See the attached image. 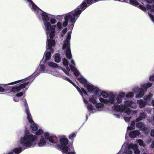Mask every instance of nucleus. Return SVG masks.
Masks as SVG:
<instances>
[{
    "label": "nucleus",
    "instance_id": "f257e3e1",
    "mask_svg": "<svg viewBox=\"0 0 154 154\" xmlns=\"http://www.w3.org/2000/svg\"><path fill=\"white\" fill-rule=\"evenodd\" d=\"M27 1L29 8L35 12L37 16H41L42 18L44 23L43 28L46 31L47 37L46 48L52 52L55 44V40L53 38L56 31H58L62 29L63 27H65L63 26V23L62 24L60 22H58L56 24H54L57 22L56 18H60L63 16L51 15L42 11L31 0Z\"/></svg>",
    "mask_w": 154,
    "mask_h": 154
},
{
    "label": "nucleus",
    "instance_id": "f03ea898",
    "mask_svg": "<svg viewBox=\"0 0 154 154\" xmlns=\"http://www.w3.org/2000/svg\"><path fill=\"white\" fill-rule=\"evenodd\" d=\"M91 93L95 94L97 96L101 95L104 99L100 97L99 99L100 102L106 104L108 105L114 104V110L117 112H124L128 115L134 114L137 113V110L131 111L128 108L135 109L137 108V105L133 101L128 100L124 101L121 106L117 104L120 103L122 101L123 98L125 95L124 92H120L116 97L115 95L112 93L109 92L105 91H102L98 88L94 87Z\"/></svg>",
    "mask_w": 154,
    "mask_h": 154
},
{
    "label": "nucleus",
    "instance_id": "7ed1b4c3",
    "mask_svg": "<svg viewBox=\"0 0 154 154\" xmlns=\"http://www.w3.org/2000/svg\"><path fill=\"white\" fill-rule=\"evenodd\" d=\"M71 34V32H69L67 33L66 38L64 41L63 48L64 49H66V57L68 59H71L70 61L73 65H71L70 64H69L68 60L66 58H64L63 60V65L66 67L67 71L69 72L71 69L74 72V74L76 76L78 80L83 85L84 87H86L88 91L90 92L94 86L92 85L89 84L86 80L82 76L80 75L79 72L75 66L74 61L71 58L72 54L69 44Z\"/></svg>",
    "mask_w": 154,
    "mask_h": 154
},
{
    "label": "nucleus",
    "instance_id": "20e7f679",
    "mask_svg": "<svg viewBox=\"0 0 154 154\" xmlns=\"http://www.w3.org/2000/svg\"><path fill=\"white\" fill-rule=\"evenodd\" d=\"M45 138L48 140L51 145H53L57 149L62 150L66 154H75L73 146H68L69 140L64 137H62L59 139L57 137L50 136L49 133H44Z\"/></svg>",
    "mask_w": 154,
    "mask_h": 154
},
{
    "label": "nucleus",
    "instance_id": "39448f33",
    "mask_svg": "<svg viewBox=\"0 0 154 154\" xmlns=\"http://www.w3.org/2000/svg\"><path fill=\"white\" fill-rule=\"evenodd\" d=\"M94 2V0H84L83 3L77 8L65 14L64 17L65 21L63 23V26H66L69 22L71 23L70 26L73 27L82 12L87 7L88 5L86 3L88 4V6Z\"/></svg>",
    "mask_w": 154,
    "mask_h": 154
},
{
    "label": "nucleus",
    "instance_id": "423d86ee",
    "mask_svg": "<svg viewBox=\"0 0 154 154\" xmlns=\"http://www.w3.org/2000/svg\"><path fill=\"white\" fill-rule=\"evenodd\" d=\"M38 137V136L35 135L26 134L24 136L20 138V143L22 146L25 148L33 147L37 145L39 147L45 146L46 144V142L44 138L41 136L37 143L35 141Z\"/></svg>",
    "mask_w": 154,
    "mask_h": 154
},
{
    "label": "nucleus",
    "instance_id": "0eeeda50",
    "mask_svg": "<svg viewBox=\"0 0 154 154\" xmlns=\"http://www.w3.org/2000/svg\"><path fill=\"white\" fill-rule=\"evenodd\" d=\"M66 79L68 81L76 87L77 90L79 93L82 96L84 103L85 104L87 105L88 109L89 111L92 110L93 109V107L92 105L88 104V103L86 99V98H87L88 97V95L86 91L83 88H81V89L79 87L76 86L75 84L69 78H66Z\"/></svg>",
    "mask_w": 154,
    "mask_h": 154
},
{
    "label": "nucleus",
    "instance_id": "6e6552de",
    "mask_svg": "<svg viewBox=\"0 0 154 154\" xmlns=\"http://www.w3.org/2000/svg\"><path fill=\"white\" fill-rule=\"evenodd\" d=\"M23 101L25 104L24 106L25 108V112L26 114L27 119L31 124L30 128L32 130L36 131L38 129L37 125L34 122L32 119V116L29 109L26 100L25 99H23Z\"/></svg>",
    "mask_w": 154,
    "mask_h": 154
},
{
    "label": "nucleus",
    "instance_id": "1a4fd4ad",
    "mask_svg": "<svg viewBox=\"0 0 154 154\" xmlns=\"http://www.w3.org/2000/svg\"><path fill=\"white\" fill-rule=\"evenodd\" d=\"M125 147L126 149L127 148L128 150L125 151L127 154H132L133 151L131 150L132 149L134 150V152L135 154H140V151L138 149V145L136 144H134L131 143L128 145L127 143H125L123 144V147Z\"/></svg>",
    "mask_w": 154,
    "mask_h": 154
},
{
    "label": "nucleus",
    "instance_id": "9d476101",
    "mask_svg": "<svg viewBox=\"0 0 154 154\" xmlns=\"http://www.w3.org/2000/svg\"><path fill=\"white\" fill-rule=\"evenodd\" d=\"M29 81L25 80L23 84H20L19 86L13 87L11 89V91L14 93H16L20 91L21 89L23 88L29 83Z\"/></svg>",
    "mask_w": 154,
    "mask_h": 154
},
{
    "label": "nucleus",
    "instance_id": "9b49d317",
    "mask_svg": "<svg viewBox=\"0 0 154 154\" xmlns=\"http://www.w3.org/2000/svg\"><path fill=\"white\" fill-rule=\"evenodd\" d=\"M41 69L43 73H47L51 74L53 75L56 77H58L60 76V72L57 71H55L54 70L53 71L49 70L47 69V67L43 65H41Z\"/></svg>",
    "mask_w": 154,
    "mask_h": 154
},
{
    "label": "nucleus",
    "instance_id": "f8f14e48",
    "mask_svg": "<svg viewBox=\"0 0 154 154\" xmlns=\"http://www.w3.org/2000/svg\"><path fill=\"white\" fill-rule=\"evenodd\" d=\"M133 91L136 93V97L137 98L142 97L144 94V91L142 87H135L133 89Z\"/></svg>",
    "mask_w": 154,
    "mask_h": 154
},
{
    "label": "nucleus",
    "instance_id": "ddd939ff",
    "mask_svg": "<svg viewBox=\"0 0 154 154\" xmlns=\"http://www.w3.org/2000/svg\"><path fill=\"white\" fill-rule=\"evenodd\" d=\"M21 81V80L16 81L5 85L0 84V92H5L7 91V89H9L10 87L7 86L8 85H13Z\"/></svg>",
    "mask_w": 154,
    "mask_h": 154
},
{
    "label": "nucleus",
    "instance_id": "4468645a",
    "mask_svg": "<svg viewBox=\"0 0 154 154\" xmlns=\"http://www.w3.org/2000/svg\"><path fill=\"white\" fill-rule=\"evenodd\" d=\"M136 125L137 127L139 128L140 131H143L145 134H147L149 131L147 128L146 127L144 124L141 122L137 123Z\"/></svg>",
    "mask_w": 154,
    "mask_h": 154
},
{
    "label": "nucleus",
    "instance_id": "2eb2a0df",
    "mask_svg": "<svg viewBox=\"0 0 154 154\" xmlns=\"http://www.w3.org/2000/svg\"><path fill=\"white\" fill-rule=\"evenodd\" d=\"M147 8L150 9L149 11H148V14L152 21L154 22V16L152 14H154V5L152 6L149 5H147Z\"/></svg>",
    "mask_w": 154,
    "mask_h": 154
},
{
    "label": "nucleus",
    "instance_id": "dca6fc26",
    "mask_svg": "<svg viewBox=\"0 0 154 154\" xmlns=\"http://www.w3.org/2000/svg\"><path fill=\"white\" fill-rule=\"evenodd\" d=\"M41 64L42 65V64H40V69H39V68H38L36 69V71L33 74H32V75L29 77V78L27 79H26V80H28V81H29V82H30L29 83H31L34 80V79H33V78L31 79V78L32 77H36L38 76L39 75L40 73L41 72L40 69L41 70V68H40ZM41 71H42V70H41ZM41 71L42 72V71Z\"/></svg>",
    "mask_w": 154,
    "mask_h": 154
},
{
    "label": "nucleus",
    "instance_id": "f3484780",
    "mask_svg": "<svg viewBox=\"0 0 154 154\" xmlns=\"http://www.w3.org/2000/svg\"><path fill=\"white\" fill-rule=\"evenodd\" d=\"M47 64L48 66H49L53 68H56L57 67L58 68L62 70L67 75H69V73L64 70L62 67L60 66H58V65L57 64L54 63L53 62H48L47 63Z\"/></svg>",
    "mask_w": 154,
    "mask_h": 154
},
{
    "label": "nucleus",
    "instance_id": "a211bd4d",
    "mask_svg": "<svg viewBox=\"0 0 154 154\" xmlns=\"http://www.w3.org/2000/svg\"><path fill=\"white\" fill-rule=\"evenodd\" d=\"M130 2L131 5L139 7L143 10L145 11L146 9L145 7L140 5L136 0H130Z\"/></svg>",
    "mask_w": 154,
    "mask_h": 154
},
{
    "label": "nucleus",
    "instance_id": "6ab92c4d",
    "mask_svg": "<svg viewBox=\"0 0 154 154\" xmlns=\"http://www.w3.org/2000/svg\"><path fill=\"white\" fill-rule=\"evenodd\" d=\"M140 134V131L138 130L131 131L129 133V136L131 138H135Z\"/></svg>",
    "mask_w": 154,
    "mask_h": 154
},
{
    "label": "nucleus",
    "instance_id": "aec40b11",
    "mask_svg": "<svg viewBox=\"0 0 154 154\" xmlns=\"http://www.w3.org/2000/svg\"><path fill=\"white\" fill-rule=\"evenodd\" d=\"M147 102L142 99L138 100L137 102V104L139 105L140 108H143L147 104Z\"/></svg>",
    "mask_w": 154,
    "mask_h": 154
},
{
    "label": "nucleus",
    "instance_id": "412c9836",
    "mask_svg": "<svg viewBox=\"0 0 154 154\" xmlns=\"http://www.w3.org/2000/svg\"><path fill=\"white\" fill-rule=\"evenodd\" d=\"M95 95H92L91 97H90L89 99V100L92 103L94 104H96L97 103V101L98 100V96L94 94Z\"/></svg>",
    "mask_w": 154,
    "mask_h": 154
},
{
    "label": "nucleus",
    "instance_id": "4be33fe9",
    "mask_svg": "<svg viewBox=\"0 0 154 154\" xmlns=\"http://www.w3.org/2000/svg\"><path fill=\"white\" fill-rule=\"evenodd\" d=\"M145 116V115L143 112H140V116L135 119V122H137L142 120L144 118Z\"/></svg>",
    "mask_w": 154,
    "mask_h": 154
},
{
    "label": "nucleus",
    "instance_id": "5701e85b",
    "mask_svg": "<svg viewBox=\"0 0 154 154\" xmlns=\"http://www.w3.org/2000/svg\"><path fill=\"white\" fill-rule=\"evenodd\" d=\"M23 95V93L22 92H20L17 94L16 95L14 98V100L16 102H18L19 101L20 98V97L22 96Z\"/></svg>",
    "mask_w": 154,
    "mask_h": 154
},
{
    "label": "nucleus",
    "instance_id": "b1692460",
    "mask_svg": "<svg viewBox=\"0 0 154 154\" xmlns=\"http://www.w3.org/2000/svg\"><path fill=\"white\" fill-rule=\"evenodd\" d=\"M152 85V83L149 82L147 84H142L141 85V87L144 90H146L148 88L151 87Z\"/></svg>",
    "mask_w": 154,
    "mask_h": 154
},
{
    "label": "nucleus",
    "instance_id": "393cba45",
    "mask_svg": "<svg viewBox=\"0 0 154 154\" xmlns=\"http://www.w3.org/2000/svg\"><path fill=\"white\" fill-rule=\"evenodd\" d=\"M153 95L151 93L149 94L148 95L145 96L144 97V99L146 102L150 101L151 100V98L152 97Z\"/></svg>",
    "mask_w": 154,
    "mask_h": 154
},
{
    "label": "nucleus",
    "instance_id": "a878e982",
    "mask_svg": "<svg viewBox=\"0 0 154 154\" xmlns=\"http://www.w3.org/2000/svg\"><path fill=\"white\" fill-rule=\"evenodd\" d=\"M55 61L57 63L59 62L61 60L60 55L59 54L56 53L54 55Z\"/></svg>",
    "mask_w": 154,
    "mask_h": 154
},
{
    "label": "nucleus",
    "instance_id": "bb28decb",
    "mask_svg": "<svg viewBox=\"0 0 154 154\" xmlns=\"http://www.w3.org/2000/svg\"><path fill=\"white\" fill-rule=\"evenodd\" d=\"M44 55L45 56L46 60H49L51 59V53L50 52L46 51L45 52Z\"/></svg>",
    "mask_w": 154,
    "mask_h": 154
},
{
    "label": "nucleus",
    "instance_id": "cd10ccee",
    "mask_svg": "<svg viewBox=\"0 0 154 154\" xmlns=\"http://www.w3.org/2000/svg\"><path fill=\"white\" fill-rule=\"evenodd\" d=\"M126 147L124 146L123 147V145L122 146L121 150L117 154H127L125 152L126 150H128L127 148L126 149Z\"/></svg>",
    "mask_w": 154,
    "mask_h": 154
},
{
    "label": "nucleus",
    "instance_id": "c85d7f7f",
    "mask_svg": "<svg viewBox=\"0 0 154 154\" xmlns=\"http://www.w3.org/2000/svg\"><path fill=\"white\" fill-rule=\"evenodd\" d=\"M135 121H133L131 122V123L130 125V126H129L127 128L128 130H131L134 129L135 126Z\"/></svg>",
    "mask_w": 154,
    "mask_h": 154
},
{
    "label": "nucleus",
    "instance_id": "c756f323",
    "mask_svg": "<svg viewBox=\"0 0 154 154\" xmlns=\"http://www.w3.org/2000/svg\"><path fill=\"white\" fill-rule=\"evenodd\" d=\"M96 104V108L99 109V108H103L104 105L103 103H97L95 104Z\"/></svg>",
    "mask_w": 154,
    "mask_h": 154
},
{
    "label": "nucleus",
    "instance_id": "7c9ffc66",
    "mask_svg": "<svg viewBox=\"0 0 154 154\" xmlns=\"http://www.w3.org/2000/svg\"><path fill=\"white\" fill-rule=\"evenodd\" d=\"M137 141L139 143V145L140 146H141L143 147H144L146 145L144 143L143 141L141 139L137 140Z\"/></svg>",
    "mask_w": 154,
    "mask_h": 154
},
{
    "label": "nucleus",
    "instance_id": "2f4dec72",
    "mask_svg": "<svg viewBox=\"0 0 154 154\" xmlns=\"http://www.w3.org/2000/svg\"><path fill=\"white\" fill-rule=\"evenodd\" d=\"M76 136V134L75 133H72L70 134L69 136V139L73 140Z\"/></svg>",
    "mask_w": 154,
    "mask_h": 154
},
{
    "label": "nucleus",
    "instance_id": "473e14b6",
    "mask_svg": "<svg viewBox=\"0 0 154 154\" xmlns=\"http://www.w3.org/2000/svg\"><path fill=\"white\" fill-rule=\"evenodd\" d=\"M134 95L133 92H130L126 94V96L128 98H130L132 97Z\"/></svg>",
    "mask_w": 154,
    "mask_h": 154
},
{
    "label": "nucleus",
    "instance_id": "72a5a7b5",
    "mask_svg": "<svg viewBox=\"0 0 154 154\" xmlns=\"http://www.w3.org/2000/svg\"><path fill=\"white\" fill-rule=\"evenodd\" d=\"M43 133L44 132L41 129H39L37 132H35L36 134L38 135L43 134Z\"/></svg>",
    "mask_w": 154,
    "mask_h": 154
},
{
    "label": "nucleus",
    "instance_id": "f704fd0d",
    "mask_svg": "<svg viewBox=\"0 0 154 154\" xmlns=\"http://www.w3.org/2000/svg\"><path fill=\"white\" fill-rule=\"evenodd\" d=\"M150 135L152 137H154V128L151 130L150 133Z\"/></svg>",
    "mask_w": 154,
    "mask_h": 154
},
{
    "label": "nucleus",
    "instance_id": "c9c22d12",
    "mask_svg": "<svg viewBox=\"0 0 154 154\" xmlns=\"http://www.w3.org/2000/svg\"><path fill=\"white\" fill-rule=\"evenodd\" d=\"M131 117H124V119L125 121L126 122H129L131 119Z\"/></svg>",
    "mask_w": 154,
    "mask_h": 154
},
{
    "label": "nucleus",
    "instance_id": "e433bc0d",
    "mask_svg": "<svg viewBox=\"0 0 154 154\" xmlns=\"http://www.w3.org/2000/svg\"><path fill=\"white\" fill-rule=\"evenodd\" d=\"M149 79L150 81H154V75L152 76H150L149 78Z\"/></svg>",
    "mask_w": 154,
    "mask_h": 154
},
{
    "label": "nucleus",
    "instance_id": "4c0bfd02",
    "mask_svg": "<svg viewBox=\"0 0 154 154\" xmlns=\"http://www.w3.org/2000/svg\"><path fill=\"white\" fill-rule=\"evenodd\" d=\"M67 28H66L62 30V33H63V34H65L66 33V32H67Z\"/></svg>",
    "mask_w": 154,
    "mask_h": 154
},
{
    "label": "nucleus",
    "instance_id": "58836bf2",
    "mask_svg": "<svg viewBox=\"0 0 154 154\" xmlns=\"http://www.w3.org/2000/svg\"><path fill=\"white\" fill-rule=\"evenodd\" d=\"M114 116L115 117L118 118H119L120 116L119 115L116 114H114Z\"/></svg>",
    "mask_w": 154,
    "mask_h": 154
},
{
    "label": "nucleus",
    "instance_id": "ea45409f",
    "mask_svg": "<svg viewBox=\"0 0 154 154\" xmlns=\"http://www.w3.org/2000/svg\"><path fill=\"white\" fill-rule=\"evenodd\" d=\"M151 147L152 148H154V141L152 142V144L151 145Z\"/></svg>",
    "mask_w": 154,
    "mask_h": 154
},
{
    "label": "nucleus",
    "instance_id": "a19ab883",
    "mask_svg": "<svg viewBox=\"0 0 154 154\" xmlns=\"http://www.w3.org/2000/svg\"><path fill=\"white\" fill-rule=\"evenodd\" d=\"M153 1V0H147V1L148 3H151Z\"/></svg>",
    "mask_w": 154,
    "mask_h": 154
},
{
    "label": "nucleus",
    "instance_id": "79ce46f5",
    "mask_svg": "<svg viewBox=\"0 0 154 154\" xmlns=\"http://www.w3.org/2000/svg\"><path fill=\"white\" fill-rule=\"evenodd\" d=\"M151 139L148 140L147 141V143H150L151 142Z\"/></svg>",
    "mask_w": 154,
    "mask_h": 154
},
{
    "label": "nucleus",
    "instance_id": "37998d69",
    "mask_svg": "<svg viewBox=\"0 0 154 154\" xmlns=\"http://www.w3.org/2000/svg\"><path fill=\"white\" fill-rule=\"evenodd\" d=\"M152 103L153 106H154V100L152 101Z\"/></svg>",
    "mask_w": 154,
    "mask_h": 154
},
{
    "label": "nucleus",
    "instance_id": "c03bdc74",
    "mask_svg": "<svg viewBox=\"0 0 154 154\" xmlns=\"http://www.w3.org/2000/svg\"><path fill=\"white\" fill-rule=\"evenodd\" d=\"M98 1V0H94V2Z\"/></svg>",
    "mask_w": 154,
    "mask_h": 154
},
{
    "label": "nucleus",
    "instance_id": "a18cd8bd",
    "mask_svg": "<svg viewBox=\"0 0 154 154\" xmlns=\"http://www.w3.org/2000/svg\"><path fill=\"white\" fill-rule=\"evenodd\" d=\"M143 154H147L146 153H143Z\"/></svg>",
    "mask_w": 154,
    "mask_h": 154
},
{
    "label": "nucleus",
    "instance_id": "49530a36",
    "mask_svg": "<svg viewBox=\"0 0 154 154\" xmlns=\"http://www.w3.org/2000/svg\"><path fill=\"white\" fill-rule=\"evenodd\" d=\"M153 1H154V0H153Z\"/></svg>",
    "mask_w": 154,
    "mask_h": 154
}]
</instances>
